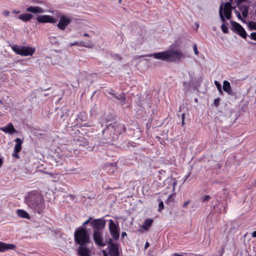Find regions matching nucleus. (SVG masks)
I'll list each match as a JSON object with an SVG mask.
<instances>
[{"label": "nucleus", "instance_id": "nucleus-43", "mask_svg": "<svg viewBox=\"0 0 256 256\" xmlns=\"http://www.w3.org/2000/svg\"><path fill=\"white\" fill-rule=\"evenodd\" d=\"M190 172H188L186 175L184 177V181L186 180L187 178L190 176Z\"/></svg>", "mask_w": 256, "mask_h": 256}, {"label": "nucleus", "instance_id": "nucleus-55", "mask_svg": "<svg viewBox=\"0 0 256 256\" xmlns=\"http://www.w3.org/2000/svg\"><path fill=\"white\" fill-rule=\"evenodd\" d=\"M158 179L160 180H162V177L160 176H158Z\"/></svg>", "mask_w": 256, "mask_h": 256}, {"label": "nucleus", "instance_id": "nucleus-25", "mask_svg": "<svg viewBox=\"0 0 256 256\" xmlns=\"http://www.w3.org/2000/svg\"><path fill=\"white\" fill-rule=\"evenodd\" d=\"M15 142H16V144L14 146V150L16 151V153H18L22 150V141L20 138H16L15 140Z\"/></svg>", "mask_w": 256, "mask_h": 256}, {"label": "nucleus", "instance_id": "nucleus-5", "mask_svg": "<svg viewBox=\"0 0 256 256\" xmlns=\"http://www.w3.org/2000/svg\"><path fill=\"white\" fill-rule=\"evenodd\" d=\"M12 48L16 54L21 56H32L36 51V48L24 46L14 45Z\"/></svg>", "mask_w": 256, "mask_h": 256}, {"label": "nucleus", "instance_id": "nucleus-16", "mask_svg": "<svg viewBox=\"0 0 256 256\" xmlns=\"http://www.w3.org/2000/svg\"><path fill=\"white\" fill-rule=\"evenodd\" d=\"M16 247L14 244H6L0 241V252H4L9 250H14Z\"/></svg>", "mask_w": 256, "mask_h": 256}, {"label": "nucleus", "instance_id": "nucleus-21", "mask_svg": "<svg viewBox=\"0 0 256 256\" xmlns=\"http://www.w3.org/2000/svg\"><path fill=\"white\" fill-rule=\"evenodd\" d=\"M17 215L22 218L30 219V216L29 214L24 210L22 209H18L16 210Z\"/></svg>", "mask_w": 256, "mask_h": 256}, {"label": "nucleus", "instance_id": "nucleus-53", "mask_svg": "<svg viewBox=\"0 0 256 256\" xmlns=\"http://www.w3.org/2000/svg\"><path fill=\"white\" fill-rule=\"evenodd\" d=\"M116 56L118 58H119L120 60L122 59L121 57H120V56L119 55V54H116Z\"/></svg>", "mask_w": 256, "mask_h": 256}, {"label": "nucleus", "instance_id": "nucleus-41", "mask_svg": "<svg viewBox=\"0 0 256 256\" xmlns=\"http://www.w3.org/2000/svg\"><path fill=\"white\" fill-rule=\"evenodd\" d=\"M90 126L88 125V124H80L78 126V128H82V127H83V126H85V127H88V126Z\"/></svg>", "mask_w": 256, "mask_h": 256}, {"label": "nucleus", "instance_id": "nucleus-29", "mask_svg": "<svg viewBox=\"0 0 256 256\" xmlns=\"http://www.w3.org/2000/svg\"><path fill=\"white\" fill-rule=\"evenodd\" d=\"M176 194L173 192L170 194L168 198L166 201V202L167 204H169L170 202H172L174 201V198H173L174 196Z\"/></svg>", "mask_w": 256, "mask_h": 256}, {"label": "nucleus", "instance_id": "nucleus-30", "mask_svg": "<svg viewBox=\"0 0 256 256\" xmlns=\"http://www.w3.org/2000/svg\"><path fill=\"white\" fill-rule=\"evenodd\" d=\"M221 28H222V30L224 33V34L228 33L229 31H228V28L224 24H223L222 25Z\"/></svg>", "mask_w": 256, "mask_h": 256}, {"label": "nucleus", "instance_id": "nucleus-57", "mask_svg": "<svg viewBox=\"0 0 256 256\" xmlns=\"http://www.w3.org/2000/svg\"><path fill=\"white\" fill-rule=\"evenodd\" d=\"M174 256H181V255H180L179 254H174Z\"/></svg>", "mask_w": 256, "mask_h": 256}, {"label": "nucleus", "instance_id": "nucleus-49", "mask_svg": "<svg viewBox=\"0 0 256 256\" xmlns=\"http://www.w3.org/2000/svg\"><path fill=\"white\" fill-rule=\"evenodd\" d=\"M126 235H127V234H126V232H122V238H124V237L125 236H126Z\"/></svg>", "mask_w": 256, "mask_h": 256}, {"label": "nucleus", "instance_id": "nucleus-40", "mask_svg": "<svg viewBox=\"0 0 256 256\" xmlns=\"http://www.w3.org/2000/svg\"><path fill=\"white\" fill-rule=\"evenodd\" d=\"M2 13L4 16H9L10 12L8 10H5L3 11Z\"/></svg>", "mask_w": 256, "mask_h": 256}, {"label": "nucleus", "instance_id": "nucleus-46", "mask_svg": "<svg viewBox=\"0 0 256 256\" xmlns=\"http://www.w3.org/2000/svg\"><path fill=\"white\" fill-rule=\"evenodd\" d=\"M149 246H150L149 243L148 242H146L145 246H144V248L146 249Z\"/></svg>", "mask_w": 256, "mask_h": 256}, {"label": "nucleus", "instance_id": "nucleus-50", "mask_svg": "<svg viewBox=\"0 0 256 256\" xmlns=\"http://www.w3.org/2000/svg\"><path fill=\"white\" fill-rule=\"evenodd\" d=\"M252 237H254V238H256V231L253 232H252Z\"/></svg>", "mask_w": 256, "mask_h": 256}, {"label": "nucleus", "instance_id": "nucleus-22", "mask_svg": "<svg viewBox=\"0 0 256 256\" xmlns=\"http://www.w3.org/2000/svg\"><path fill=\"white\" fill-rule=\"evenodd\" d=\"M153 220L151 218H146L144 221L142 225V228L146 230H148L150 227L152 226L153 223Z\"/></svg>", "mask_w": 256, "mask_h": 256}, {"label": "nucleus", "instance_id": "nucleus-31", "mask_svg": "<svg viewBox=\"0 0 256 256\" xmlns=\"http://www.w3.org/2000/svg\"><path fill=\"white\" fill-rule=\"evenodd\" d=\"M248 26L250 30H256V22H250Z\"/></svg>", "mask_w": 256, "mask_h": 256}, {"label": "nucleus", "instance_id": "nucleus-23", "mask_svg": "<svg viewBox=\"0 0 256 256\" xmlns=\"http://www.w3.org/2000/svg\"><path fill=\"white\" fill-rule=\"evenodd\" d=\"M33 17L32 14L24 13L20 15H19L18 18L20 20H22L23 22H28Z\"/></svg>", "mask_w": 256, "mask_h": 256}, {"label": "nucleus", "instance_id": "nucleus-24", "mask_svg": "<svg viewBox=\"0 0 256 256\" xmlns=\"http://www.w3.org/2000/svg\"><path fill=\"white\" fill-rule=\"evenodd\" d=\"M223 90L227 92L228 94H232V90L230 83L227 81L224 80L223 82Z\"/></svg>", "mask_w": 256, "mask_h": 256}, {"label": "nucleus", "instance_id": "nucleus-44", "mask_svg": "<svg viewBox=\"0 0 256 256\" xmlns=\"http://www.w3.org/2000/svg\"><path fill=\"white\" fill-rule=\"evenodd\" d=\"M190 200H188V201L186 202L184 204L182 207L186 208L190 204Z\"/></svg>", "mask_w": 256, "mask_h": 256}, {"label": "nucleus", "instance_id": "nucleus-20", "mask_svg": "<svg viewBox=\"0 0 256 256\" xmlns=\"http://www.w3.org/2000/svg\"><path fill=\"white\" fill-rule=\"evenodd\" d=\"M238 6V7L240 10L242 12L243 17L244 18H246L248 12V6L246 4H240Z\"/></svg>", "mask_w": 256, "mask_h": 256}, {"label": "nucleus", "instance_id": "nucleus-17", "mask_svg": "<svg viewBox=\"0 0 256 256\" xmlns=\"http://www.w3.org/2000/svg\"><path fill=\"white\" fill-rule=\"evenodd\" d=\"M70 45L72 46L75 45L80 46L88 48H92L94 47V44L90 41H88V42H85L82 41L81 42H75L73 43H70Z\"/></svg>", "mask_w": 256, "mask_h": 256}, {"label": "nucleus", "instance_id": "nucleus-8", "mask_svg": "<svg viewBox=\"0 0 256 256\" xmlns=\"http://www.w3.org/2000/svg\"><path fill=\"white\" fill-rule=\"evenodd\" d=\"M106 224V220L104 218H94L91 222L93 230H104Z\"/></svg>", "mask_w": 256, "mask_h": 256}, {"label": "nucleus", "instance_id": "nucleus-38", "mask_svg": "<svg viewBox=\"0 0 256 256\" xmlns=\"http://www.w3.org/2000/svg\"><path fill=\"white\" fill-rule=\"evenodd\" d=\"M250 38L251 39L256 40V32H254L250 34Z\"/></svg>", "mask_w": 256, "mask_h": 256}, {"label": "nucleus", "instance_id": "nucleus-3", "mask_svg": "<svg viewBox=\"0 0 256 256\" xmlns=\"http://www.w3.org/2000/svg\"><path fill=\"white\" fill-rule=\"evenodd\" d=\"M156 59L166 60L169 62H178L185 58L184 54L178 50H167L153 54L152 55Z\"/></svg>", "mask_w": 256, "mask_h": 256}, {"label": "nucleus", "instance_id": "nucleus-4", "mask_svg": "<svg viewBox=\"0 0 256 256\" xmlns=\"http://www.w3.org/2000/svg\"><path fill=\"white\" fill-rule=\"evenodd\" d=\"M74 242L80 246H86L90 242V236L85 228L80 227L75 230Z\"/></svg>", "mask_w": 256, "mask_h": 256}, {"label": "nucleus", "instance_id": "nucleus-7", "mask_svg": "<svg viewBox=\"0 0 256 256\" xmlns=\"http://www.w3.org/2000/svg\"><path fill=\"white\" fill-rule=\"evenodd\" d=\"M232 4L230 2H226L223 6L222 4L220 8L219 14L221 20L225 22V18L230 20L232 18Z\"/></svg>", "mask_w": 256, "mask_h": 256}, {"label": "nucleus", "instance_id": "nucleus-9", "mask_svg": "<svg viewBox=\"0 0 256 256\" xmlns=\"http://www.w3.org/2000/svg\"><path fill=\"white\" fill-rule=\"evenodd\" d=\"M104 230H93L92 237L95 244L97 246H104L106 244V241L103 238Z\"/></svg>", "mask_w": 256, "mask_h": 256}, {"label": "nucleus", "instance_id": "nucleus-54", "mask_svg": "<svg viewBox=\"0 0 256 256\" xmlns=\"http://www.w3.org/2000/svg\"><path fill=\"white\" fill-rule=\"evenodd\" d=\"M84 36H89V34H87V33H84Z\"/></svg>", "mask_w": 256, "mask_h": 256}, {"label": "nucleus", "instance_id": "nucleus-58", "mask_svg": "<svg viewBox=\"0 0 256 256\" xmlns=\"http://www.w3.org/2000/svg\"><path fill=\"white\" fill-rule=\"evenodd\" d=\"M232 10H234V9L236 8V6H232Z\"/></svg>", "mask_w": 256, "mask_h": 256}, {"label": "nucleus", "instance_id": "nucleus-2", "mask_svg": "<svg viewBox=\"0 0 256 256\" xmlns=\"http://www.w3.org/2000/svg\"><path fill=\"white\" fill-rule=\"evenodd\" d=\"M26 201L28 207L34 213L40 214L44 212L46 208L44 198L38 191L34 190L30 192Z\"/></svg>", "mask_w": 256, "mask_h": 256}, {"label": "nucleus", "instance_id": "nucleus-19", "mask_svg": "<svg viewBox=\"0 0 256 256\" xmlns=\"http://www.w3.org/2000/svg\"><path fill=\"white\" fill-rule=\"evenodd\" d=\"M26 11L33 14H40L44 12V10L38 6H30L26 8Z\"/></svg>", "mask_w": 256, "mask_h": 256}, {"label": "nucleus", "instance_id": "nucleus-45", "mask_svg": "<svg viewBox=\"0 0 256 256\" xmlns=\"http://www.w3.org/2000/svg\"><path fill=\"white\" fill-rule=\"evenodd\" d=\"M184 114H183L182 116V126H184Z\"/></svg>", "mask_w": 256, "mask_h": 256}, {"label": "nucleus", "instance_id": "nucleus-34", "mask_svg": "<svg viewBox=\"0 0 256 256\" xmlns=\"http://www.w3.org/2000/svg\"><path fill=\"white\" fill-rule=\"evenodd\" d=\"M164 209V202L162 201H160V202H159V204H158V211L159 212H161L162 210H163Z\"/></svg>", "mask_w": 256, "mask_h": 256}, {"label": "nucleus", "instance_id": "nucleus-13", "mask_svg": "<svg viewBox=\"0 0 256 256\" xmlns=\"http://www.w3.org/2000/svg\"><path fill=\"white\" fill-rule=\"evenodd\" d=\"M164 186H166V188L172 189V192H174L175 187L177 184V181L176 178H173L172 177L170 176L166 179L164 182Z\"/></svg>", "mask_w": 256, "mask_h": 256}, {"label": "nucleus", "instance_id": "nucleus-1", "mask_svg": "<svg viewBox=\"0 0 256 256\" xmlns=\"http://www.w3.org/2000/svg\"><path fill=\"white\" fill-rule=\"evenodd\" d=\"M126 131V128L123 124L114 122L109 124L102 132V136L105 141L104 142L110 143L118 139L122 133Z\"/></svg>", "mask_w": 256, "mask_h": 256}, {"label": "nucleus", "instance_id": "nucleus-32", "mask_svg": "<svg viewBox=\"0 0 256 256\" xmlns=\"http://www.w3.org/2000/svg\"><path fill=\"white\" fill-rule=\"evenodd\" d=\"M210 199V196L208 195L204 196L202 198V200L203 202H206L209 201Z\"/></svg>", "mask_w": 256, "mask_h": 256}, {"label": "nucleus", "instance_id": "nucleus-37", "mask_svg": "<svg viewBox=\"0 0 256 256\" xmlns=\"http://www.w3.org/2000/svg\"><path fill=\"white\" fill-rule=\"evenodd\" d=\"M193 48L194 50V52L196 55H198V50L197 46L196 44H194L193 45Z\"/></svg>", "mask_w": 256, "mask_h": 256}, {"label": "nucleus", "instance_id": "nucleus-48", "mask_svg": "<svg viewBox=\"0 0 256 256\" xmlns=\"http://www.w3.org/2000/svg\"><path fill=\"white\" fill-rule=\"evenodd\" d=\"M12 12L15 14H20V12L19 10H13Z\"/></svg>", "mask_w": 256, "mask_h": 256}, {"label": "nucleus", "instance_id": "nucleus-39", "mask_svg": "<svg viewBox=\"0 0 256 256\" xmlns=\"http://www.w3.org/2000/svg\"><path fill=\"white\" fill-rule=\"evenodd\" d=\"M214 83L216 86L218 90H219L220 88H222L221 84L218 82V81L215 80Z\"/></svg>", "mask_w": 256, "mask_h": 256}, {"label": "nucleus", "instance_id": "nucleus-18", "mask_svg": "<svg viewBox=\"0 0 256 256\" xmlns=\"http://www.w3.org/2000/svg\"><path fill=\"white\" fill-rule=\"evenodd\" d=\"M0 129L4 132L11 134L16 132V130L12 123H9L6 126L1 128Z\"/></svg>", "mask_w": 256, "mask_h": 256}, {"label": "nucleus", "instance_id": "nucleus-14", "mask_svg": "<svg viewBox=\"0 0 256 256\" xmlns=\"http://www.w3.org/2000/svg\"><path fill=\"white\" fill-rule=\"evenodd\" d=\"M36 19L40 23L54 24L56 22V20L54 18L48 15L39 16L36 17Z\"/></svg>", "mask_w": 256, "mask_h": 256}, {"label": "nucleus", "instance_id": "nucleus-60", "mask_svg": "<svg viewBox=\"0 0 256 256\" xmlns=\"http://www.w3.org/2000/svg\"><path fill=\"white\" fill-rule=\"evenodd\" d=\"M255 182H256V181H255Z\"/></svg>", "mask_w": 256, "mask_h": 256}, {"label": "nucleus", "instance_id": "nucleus-35", "mask_svg": "<svg viewBox=\"0 0 256 256\" xmlns=\"http://www.w3.org/2000/svg\"><path fill=\"white\" fill-rule=\"evenodd\" d=\"M220 98H216L214 101V104L216 107L220 105Z\"/></svg>", "mask_w": 256, "mask_h": 256}, {"label": "nucleus", "instance_id": "nucleus-51", "mask_svg": "<svg viewBox=\"0 0 256 256\" xmlns=\"http://www.w3.org/2000/svg\"><path fill=\"white\" fill-rule=\"evenodd\" d=\"M218 90V92H219L220 93V94H223L222 88H220V89Z\"/></svg>", "mask_w": 256, "mask_h": 256}, {"label": "nucleus", "instance_id": "nucleus-42", "mask_svg": "<svg viewBox=\"0 0 256 256\" xmlns=\"http://www.w3.org/2000/svg\"><path fill=\"white\" fill-rule=\"evenodd\" d=\"M12 156L16 158H19V156L18 155V153H16V151H14V152L12 154Z\"/></svg>", "mask_w": 256, "mask_h": 256}, {"label": "nucleus", "instance_id": "nucleus-28", "mask_svg": "<svg viewBox=\"0 0 256 256\" xmlns=\"http://www.w3.org/2000/svg\"><path fill=\"white\" fill-rule=\"evenodd\" d=\"M108 168H110L111 170L109 172L111 174L113 173L116 170V168L114 164H110L108 165L107 166H106V170H107Z\"/></svg>", "mask_w": 256, "mask_h": 256}, {"label": "nucleus", "instance_id": "nucleus-52", "mask_svg": "<svg viewBox=\"0 0 256 256\" xmlns=\"http://www.w3.org/2000/svg\"><path fill=\"white\" fill-rule=\"evenodd\" d=\"M109 94H111L112 96L114 98V95H116L113 92H108Z\"/></svg>", "mask_w": 256, "mask_h": 256}, {"label": "nucleus", "instance_id": "nucleus-6", "mask_svg": "<svg viewBox=\"0 0 256 256\" xmlns=\"http://www.w3.org/2000/svg\"><path fill=\"white\" fill-rule=\"evenodd\" d=\"M108 245L107 250H102L104 256H120L119 244L118 243H114L110 238L108 242Z\"/></svg>", "mask_w": 256, "mask_h": 256}, {"label": "nucleus", "instance_id": "nucleus-59", "mask_svg": "<svg viewBox=\"0 0 256 256\" xmlns=\"http://www.w3.org/2000/svg\"><path fill=\"white\" fill-rule=\"evenodd\" d=\"M121 2V0H119V2Z\"/></svg>", "mask_w": 256, "mask_h": 256}, {"label": "nucleus", "instance_id": "nucleus-56", "mask_svg": "<svg viewBox=\"0 0 256 256\" xmlns=\"http://www.w3.org/2000/svg\"><path fill=\"white\" fill-rule=\"evenodd\" d=\"M234 0H229V1L228 2H230V4H232Z\"/></svg>", "mask_w": 256, "mask_h": 256}, {"label": "nucleus", "instance_id": "nucleus-10", "mask_svg": "<svg viewBox=\"0 0 256 256\" xmlns=\"http://www.w3.org/2000/svg\"><path fill=\"white\" fill-rule=\"evenodd\" d=\"M109 230L112 238L114 240H118L120 238V228L118 224L114 223L112 220H110Z\"/></svg>", "mask_w": 256, "mask_h": 256}, {"label": "nucleus", "instance_id": "nucleus-26", "mask_svg": "<svg viewBox=\"0 0 256 256\" xmlns=\"http://www.w3.org/2000/svg\"><path fill=\"white\" fill-rule=\"evenodd\" d=\"M114 98L117 100L121 101L122 102V104H126V95L124 92H122L118 96L114 95Z\"/></svg>", "mask_w": 256, "mask_h": 256}, {"label": "nucleus", "instance_id": "nucleus-15", "mask_svg": "<svg viewBox=\"0 0 256 256\" xmlns=\"http://www.w3.org/2000/svg\"><path fill=\"white\" fill-rule=\"evenodd\" d=\"M78 254L79 256H90V251L85 246H80L78 248Z\"/></svg>", "mask_w": 256, "mask_h": 256}, {"label": "nucleus", "instance_id": "nucleus-27", "mask_svg": "<svg viewBox=\"0 0 256 256\" xmlns=\"http://www.w3.org/2000/svg\"><path fill=\"white\" fill-rule=\"evenodd\" d=\"M86 116L84 114L80 113L78 115L76 120L77 122H83L86 120Z\"/></svg>", "mask_w": 256, "mask_h": 256}, {"label": "nucleus", "instance_id": "nucleus-12", "mask_svg": "<svg viewBox=\"0 0 256 256\" xmlns=\"http://www.w3.org/2000/svg\"><path fill=\"white\" fill-rule=\"evenodd\" d=\"M72 22V18L64 15H62L60 17V20L57 27L60 30H64Z\"/></svg>", "mask_w": 256, "mask_h": 256}, {"label": "nucleus", "instance_id": "nucleus-11", "mask_svg": "<svg viewBox=\"0 0 256 256\" xmlns=\"http://www.w3.org/2000/svg\"><path fill=\"white\" fill-rule=\"evenodd\" d=\"M233 30L243 38H246L247 34L244 28L238 23L232 20L230 22Z\"/></svg>", "mask_w": 256, "mask_h": 256}, {"label": "nucleus", "instance_id": "nucleus-47", "mask_svg": "<svg viewBox=\"0 0 256 256\" xmlns=\"http://www.w3.org/2000/svg\"><path fill=\"white\" fill-rule=\"evenodd\" d=\"M4 163V160L2 158H0V168L2 166Z\"/></svg>", "mask_w": 256, "mask_h": 256}, {"label": "nucleus", "instance_id": "nucleus-36", "mask_svg": "<svg viewBox=\"0 0 256 256\" xmlns=\"http://www.w3.org/2000/svg\"><path fill=\"white\" fill-rule=\"evenodd\" d=\"M234 12L238 19L243 20L240 12L238 10H234Z\"/></svg>", "mask_w": 256, "mask_h": 256}, {"label": "nucleus", "instance_id": "nucleus-33", "mask_svg": "<svg viewBox=\"0 0 256 256\" xmlns=\"http://www.w3.org/2000/svg\"><path fill=\"white\" fill-rule=\"evenodd\" d=\"M94 218L92 217H90L86 220L82 224V226H84L88 224H90V226H91V222L93 220Z\"/></svg>", "mask_w": 256, "mask_h": 256}]
</instances>
